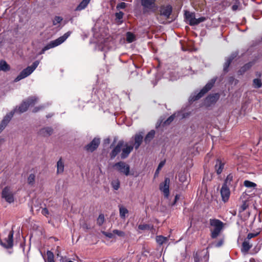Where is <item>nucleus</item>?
I'll list each match as a JSON object with an SVG mask.
<instances>
[{
    "instance_id": "obj_16",
    "label": "nucleus",
    "mask_w": 262,
    "mask_h": 262,
    "mask_svg": "<svg viewBox=\"0 0 262 262\" xmlns=\"http://www.w3.org/2000/svg\"><path fill=\"white\" fill-rule=\"evenodd\" d=\"M133 149V145H128L126 144L122 149V152L121 154V158L122 159H125L128 157L130 152Z\"/></svg>"
},
{
    "instance_id": "obj_43",
    "label": "nucleus",
    "mask_w": 262,
    "mask_h": 262,
    "mask_svg": "<svg viewBox=\"0 0 262 262\" xmlns=\"http://www.w3.org/2000/svg\"><path fill=\"white\" fill-rule=\"evenodd\" d=\"M257 235H258V233L255 234V233H250L248 234L247 238L249 240L253 237L256 236Z\"/></svg>"
},
{
    "instance_id": "obj_19",
    "label": "nucleus",
    "mask_w": 262,
    "mask_h": 262,
    "mask_svg": "<svg viewBox=\"0 0 262 262\" xmlns=\"http://www.w3.org/2000/svg\"><path fill=\"white\" fill-rule=\"evenodd\" d=\"M143 140V136L141 134H136L135 136V147L138 149L141 145Z\"/></svg>"
},
{
    "instance_id": "obj_21",
    "label": "nucleus",
    "mask_w": 262,
    "mask_h": 262,
    "mask_svg": "<svg viewBox=\"0 0 262 262\" xmlns=\"http://www.w3.org/2000/svg\"><path fill=\"white\" fill-rule=\"evenodd\" d=\"M53 132V130L50 127H45L42 128L39 134L42 136H48L50 135Z\"/></svg>"
},
{
    "instance_id": "obj_46",
    "label": "nucleus",
    "mask_w": 262,
    "mask_h": 262,
    "mask_svg": "<svg viewBox=\"0 0 262 262\" xmlns=\"http://www.w3.org/2000/svg\"><path fill=\"white\" fill-rule=\"evenodd\" d=\"M125 6H126V4L125 3H121L117 6V8L123 9L125 7Z\"/></svg>"
},
{
    "instance_id": "obj_4",
    "label": "nucleus",
    "mask_w": 262,
    "mask_h": 262,
    "mask_svg": "<svg viewBox=\"0 0 262 262\" xmlns=\"http://www.w3.org/2000/svg\"><path fill=\"white\" fill-rule=\"evenodd\" d=\"M210 224L214 228L211 231V237L216 238L221 232L223 227V223L217 219H210Z\"/></svg>"
},
{
    "instance_id": "obj_33",
    "label": "nucleus",
    "mask_w": 262,
    "mask_h": 262,
    "mask_svg": "<svg viewBox=\"0 0 262 262\" xmlns=\"http://www.w3.org/2000/svg\"><path fill=\"white\" fill-rule=\"evenodd\" d=\"M47 259L46 262H55L54 260V254L52 252L50 251H47Z\"/></svg>"
},
{
    "instance_id": "obj_9",
    "label": "nucleus",
    "mask_w": 262,
    "mask_h": 262,
    "mask_svg": "<svg viewBox=\"0 0 262 262\" xmlns=\"http://www.w3.org/2000/svg\"><path fill=\"white\" fill-rule=\"evenodd\" d=\"M37 99L35 97L28 98L26 101H24L18 107V111L20 113L26 112L29 107L34 105L37 102Z\"/></svg>"
},
{
    "instance_id": "obj_32",
    "label": "nucleus",
    "mask_w": 262,
    "mask_h": 262,
    "mask_svg": "<svg viewBox=\"0 0 262 262\" xmlns=\"http://www.w3.org/2000/svg\"><path fill=\"white\" fill-rule=\"evenodd\" d=\"M180 113H178L177 114H174L173 115L170 116L164 122L166 125L170 124L174 119V117L177 116V117L180 116Z\"/></svg>"
},
{
    "instance_id": "obj_24",
    "label": "nucleus",
    "mask_w": 262,
    "mask_h": 262,
    "mask_svg": "<svg viewBox=\"0 0 262 262\" xmlns=\"http://www.w3.org/2000/svg\"><path fill=\"white\" fill-rule=\"evenodd\" d=\"M128 213V211L125 207L122 206H119V214L121 218L125 219Z\"/></svg>"
},
{
    "instance_id": "obj_55",
    "label": "nucleus",
    "mask_w": 262,
    "mask_h": 262,
    "mask_svg": "<svg viewBox=\"0 0 262 262\" xmlns=\"http://www.w3.org/2000/svg\"><path fill=\"white\" fill-rule=\"evenodd\" d=\"M38 111V110L36 109V108H35L33 110V112H36Z\"/></svg>"
},
{
    "instance_id": "obj_56",
    "label": "nucleus",
    "mask_w": 262,
    "mask_h": 262,
    "mask_svg": "<svg viewBox=\"0 0 262 262\" xmlns=\"http://www.w3.org/2000/svg\"><path fill=\"white\" fill-rule=\"evenodd\" d=\"M176 79H177V78H176V77H171V80H176Z\"/></svg>"
},
{
    "instance_id": "obj_52",
    "label": "nucleus",
    "mask_w": 262,
    "mask_h": 262,
    "mask_svg": "<svg viewBox=\"0 0 262 262\" xmlns=\"http://www.w3.org/2000/svg\"><path fill=\"white\" fill-rule=\"evenodd\" d=\"M4 142V139H0V147L1 146L3 143Z\"/></svg>"
},
{
    "instance_id": "obj_50",
    "label": "nucleus",
    "mask_w": 262,
    "mask_h": 262,
    "mask_svg": "<svg viewBox=\"0 0 262 262\" xmlns=\"http://www.w3.org/2000/svg\"><path fill=\"white\" fill-rule=\"evenodd\" d=\"M250 66L249 64H246L244 68H245V70H247L248 69H249L250 68Z\"/></svg>"
},
{
    "instance_id": "obj_11",
    "label": "nucleus",
    "mask_w": 262,
    "mask_h": 262,
    "mask_svg": "<svg viewBox=\"0 0 262 262\" xmlns=\"http://www.w3.org/2000/svg\"><path fill=\"white\" fill-rule=\"evenodd\" d=\"M156 0H141V5L144 11H154L157 7L155 3Z\"/></svg>"
},
{
    "instance_id": "obj_28",
    "label": "nucleus",
    "mask_w": 262,
    "mask_h": 262,
    "mask_svg": "<svg viewBox=\"0 0 262 262\" xmlns=\"http://www.w3.org/2000/svg\"><path fill=\"white\" fill-rule=\"evenodd\" d=\"M262 86L261 79L259 78H255L253 80V86L256 89H259Z\"/></svg>"
},
{
    "instance_id": "obj_51",
    "label": "nucleus",
    "mask_w": 262,
    "mask_h": 262,
    "mask_svg": "<svg viewBox=\"0 0 262 262\" xmlns=\"http://www.w3.org/2000/svg\"><path fill=\"white\" fill-rule=\"evenodd\" d=\"M222 244H223V242H222V241H220V242H219V243L216 244V247H220V246H221L222 245Z\"/></svg>"
},
{
    "instance_id": "obj_45",
    "label": "nucleus",
    "mask_w": 262,
    "mask_h": 262,
    "mask_svg": "<svg viewBox=\"0 0 262 262\" xmlns=\"http://www.w3.org/2000/svg\"><path fill=\"white\" fill-rule=\"evenodd\" d=\"M41 213L42 214L46 216L49 214V211L47 208H44L42 209Z\"/></svg>"
},
{
    "instance_id": "obj_38",
    "label": "nucleus",
    "mask_w": 262,
    "mask_h": 262,
    "mask_svg": "<svg viewBox=\"0 0 262 262\" xmlns=\"http://www.w3.org/2000/svg\"><path fill=\"white\" fill-rule=\"evenodd\" d=\"M150 228H151V227L149 225H146V224H142V225H139L138 226V229L139 230H149V229H150Z\"/></svg>"
},
{
    "instance_id": "obj_2",
    "label": "nucleus",
    "mask_w": 262,
    "mask_h": 262,
    "mask_svg": "<svg viewBox=\"0 0 262 262\" xmlns=\"http://www.w3.org/2000/svg\"><path fill=\"white\" fill-rule=\"evenodd\" d=\"M70 35V32H67L63 36L54 40L51 41L42 49L39 54H43L46 51L60 45L68 38Z\"/></svg>"
},
{
    "instance_id": "obj_15",
    "label": "nucleus",
    "mask_w": 262,
    "mask_h": 262,
    "mask_svg": "<svg viewBox=\"0 0 262 262\" xmlns=\"http://www.w3.org/2000/svg\"><path fill=\"white\" fill-rule=\"evenodd\" d=\"M219 98V95L217 94H214L208 96L205 100V104L206 106H209L212 104L215 103Z\"/></svg>"
},
{
    "instance_id": "obj_23",
    "label": "nucleus",
    "mask_w": 262,
    "mask_h": 262,
    "mask_svg": "<svg viewBox=\"0 0 262 262\" xmlns=\"http://www.w3.org/2000/svg\"><path fill=\"white\" fill-rule=\"evenodd\" d=\"M156 240L159 245H162L163 244L166 243L168 241V237H165L162 235H159L156 236Z\"/></svg>"
},
{
    "instance_id": "obj_44",
    "label": "nucleus",
    "mask_w": 262,
    "mask_h": 262,
    "mask_svg": "<svg viewBox=\"0 0 262 262\" xmlns=\"http://www.w3.org/2000/svg\"><path fill=\"white\" fill-rule=\"evenodd\" d=\"M123 13L122 12H119L116 13V17L117 19H120L122 18Z\"/></svg>"
},
{
    "instance_id": "obj_6",
    "label": "nucleus",
    "mask_w": 262,
    "mask_h": 262,
    "mask_svg": "<svg viewBox=\"0 0 262 262\" xmlns=\"http://www.w3.org/2000/svg\"><path fill=\"white\" fill-rule=\"evenodd\" d=\"M215 82L214 79H211L209 81L205 86L201 90V91L195 96H191L190 97L191 101L196 100L201 98L205 93L210 90L213 86Z\"/></svg>"
},
{
    "instance_id": "obj_12",
    "label": "nucleus",
    "mask_w": 262,
    "mask_h": 262,
    "mask_svg": "<svg viewBox=\"0 0 262 262\" xmlns=\"http://www.w3.org/2000/svg\"><path fill=\"white\" fill-rule=\"evenodd\" d=\"M169 179L165 178L164 181L160 184L159 189L166 198H168L169 194Z\"/></svg>"
},
{
    "instance_id": "obj_57",
    "label": "nucleus",
    "mask_w": 262,
    "mask_h": 262,
    "mask_svg": "<svg viewBox=\"0 0 262 262\" xmlns=\"http://www.w3.org/2000/svg\"><path fill=\"white\" fill-rule=\"evenodd\" d=\"M184 117H185V116L183 115L182 118H184Z\"/></svg>"
},
{
    "instance_id": "obj_13",
    "label": "nucleus",
    "mask_w": 262,
    "mask_h": 262,
    "mask_svg": "<svg viewBox=\"0 0 262 262\" xmlns=\"http://www.w3.org/2000/svg\"><path fill=\"white\" fill-rule=\"evenodd\" d=\"M13 232L11 231L9 233L7 237L5 238L4 241L0 239L1 245L6 248H11L13 246Z\"/></svg>"
},
{
    "instance_id": "obj_31",
    "label": "nucleus",
    "mask_w": 262,
    "mask_h": 262,
    "mask_svg": "<svg viewBox=\"0 0 262 262\" xmlns=\"http://www.w3.org/2000/svg\"><path fill=\"white\" fill-rule=\"evenodd\" d=\"M135 39V35L131 32H128L126 33V40L128 42H132Z\"/></svg>"
},
{
    "instance_id": "obj_30",
    "label": "nucleus",
    "mask_w": 262,
    "mask_h": 262,
    "mask_svg": "<svg viewBox=\"0 0 262 262\" xmlns=\"http://www.w3.org/2000/svg\"><path fill=\"white\" fill-rule=\"evenodd\" d=\"M155 132L153 130L150 131L145 138V141L146 142H149L154 137Z\"/></svg>"
},
{
    "instance_id": "obj_36",
    "label": "nucleus",
    "mask_w": 262,
    "mask_h": 262,
    "mask_svg": "<svg viewBox=\"0 0 262 262\" xmlns=\"http://www.w3.org/2000/svg\"><path fill=\"white\" fill-rule=\"evenodd\" d=\"M35 176L34 174H30L28 178V182L29 184L32 185L35 181Z\"/></svg>"
},
{
    "instance_id": "obj_41",
    "label": "nucleus",
    "mask_w": 262,
    "mask_h": 262,
    "mask_svg": "<svg viewBox=\"0 0 262 262\" xmlns=\"http://www.w3.org/2000/svg\"><path fill=\"white\" fill-rule=\"evenodd\" d=\"M102 233L106 236V237H108L109 238H113L114 237V233H109L107 232L103 231Z\"/></svg>"
},
{
    "instance_id": "obj_7",
    "label": "nucleus",
    "mask_w": 262,
    "mask_h": 262,
    "mask_svg": "<svg viewBox=\"0 0 262 262\" xmlns=\"http://www.w3.org/2000/svg\"><path fill=\"white\" fill-rule=\"evenodd\" d=\"M185 15L187 20L191 26L196 25L205 20V18L204 17H201L198 19L196 18L193 13H190L188 11H186Z\"/></svg>"
},
{
    "instance_id": "obj_5",
    "label": "nucleus",
    "mask_w": 262,
    "mask_h": 262,
    "mask_svg": "<svg viewBox=\"0 0 262 262\" xmlns=\"http://www.w3.org/2000/svg\"><path fill=\"white\" fill-rule=\"evenodd\" d=\"M114 168L119 173L128 176L133 173H130V166L128 164L124 162H119L115 164L114 165Z\"/></svg>"
},
{
    "instance_id": "obj_48",
    "label": "nucleus",
    "mask_w": 262,
    "mask_h": 262,
    "mask_svg": "<svg viewBox=\"0 0 262 262\" xmlns=\"http://www.w3.org/2000/svg\"><path fill=\"white\" fill-rule=\"evenodd\" d=\"M238 9V5L235 4V5H234L232 6V9L233 10V11H235L237 9Z\"/></svg>"
},
{
    "instance_id": "obj_17",
    "label": "nucleus",
    "mask_w": 262,
    "mask_h": 262,
    "mask_svg": "<svg viewBox=\"0 0 262 262\" xmlns=\"http://www.w3.org/2000/svg\"><path fill=\"white\" fill-rule=\"evenodd\" d=\"M100 143L99 139L94 138L93 141L86 146L87 150L93 151L96 149Z\"/></svg>"
},
{
    "instance_id": "obj_47",
    "label": "nucleus",
    "mask_w": 262,
    "mask_h": 262,
    "mask_svg": "<svg viewBox=\"0 0 262 262\" xmlns=\"http://www.w3.org/2000/svg\"><path fill=\"white\" fill-rule=\"evenodd\" d=\"M247 207V204H246V203H244L241 207V211H244L246 209Z\"/></svg>"
},
{
    "instance_id": "obj_34",
    "label": "nucleus",
    "mask_w": 262,
    "mask_h": 262,
    "mask_svg": "<svg viewBox=\"0 0 262 262\" xmlns=\"http://www.w3.org/2000/svg\"><path fill=\"white\" fill-rule=\"evenodd\" d=\"M111 185L113 188L115 190H117L120 187V182L118 180H115L112 182Z\"/></svg>"
},
{
    "instance_id": "obj_22",
    "label": "nucleus",
    "mask_w": 262,
    "mask_h": 262,
    "mask_svg": "<svg viewBox=\"0 0 262 262\" xmlns=\"http://www.w3.org/2000/svg\"><path fill=\"white\" fill-rule=\"evenodd\" d=\"M252 247V245L248 241H245L243 243L241 251L242 252H247Z\"/></svg>"
},
{
    "instance_id": "obj_8",
    "label": "nucleus",
    "mask_w": 262,
    "mask_h": 262,
    "mask_svg": "<svg viewBox=\"0 0 262 262\" xmlns=\"http://www.w3.org/2000/svg\"><path fill=\"white\" fill-rule=\"evenodd\" d=\"M231 180L232 177L230 175L228 176L221 190V194L222 198V200L224 202H226L227 201H228L230 196V192L229 188L227 186V183L228 182V181H230Z\"/></svg>"
},
{
    "instance_id": "obj_35",
    "label": "nucleus",
    "mask_w": 262,
    "mask_h": 262,
    "mask_svg": "<svg viewBox=\"0 0 262 262\" xmlns=\"http://www.w3.org/2000/svg\"><path fill=\"white\" fill-rule=\"evenodd\" d=\"M244 185L248 188H255L256 186V184L255 183L248 180L244 181Z\"/></svg>"
},
{
    "instance_id": "obj_20",
    "label": "nucleus",
    "mask_w": 262,
    "mask_h": 262,
    "mask_svg": "<svg viewBox=\"0 0 262 262\" xmlns=\"http://www.w3.org/2000/svg\"><path fill=\"white\" fill-rule=\"evenodd\" d=\"M91 0H82L76 8V11H81L84 9L90 3Z\"/></svg>"
},
{
    "instance_id": "obj_14",
    "label": "nucleus",
    "mask_w": 262,
    "mask_h": 262,
    "mask_svg": "<svg viewBox=\"0 0 262 262\" xmlns=\"http://www.w3.org/2000/svg\"><path fill=\"white\" fill-rule=\"evenodd\" d=\"M14 112L11 111L7 114L3 119L1 123L0 124V133L6 127L8 123L9 122L12 117H13Z\"/></svg>"
},
{
    "instance_id": "obj_3",
    "label": "nucleus",
    "mask_w": 262,
    "mask_h": 262,
    "mask_svg": "<svg viewBox=\"0 0 262 262\" xmlns=\"http://www.w3.org/2000/svg\"><path fill=\"white\" fill-rule=\"evenodd\" d=\"M39 63V61L36 60L34 61L31 66L28 67L23 70L16 77L15 82H17L22 79H24L30 75L35 70Z\"/></svg>"
},
{
    "instance_id": "obj_10",
    "label": "nucleus",
    "mask_w": 262,
    "mask_h": 262,
    "mask_svg": "<svg viewBox=\"0 0 262 262\" xmlns=\"http://www.w3.org/2000/svg\"><path fill=\"white\" fill-rule=\"evenodd\" d=\"M2 197L9 203H11L14 202L13 193L12 189L10 187H5L3 189Z\"/></svg>"
},
{
    "instance_id": "obj_27",
    "label": "nucleus",
    "mask_w": 262,
    "mask_h": 262,
    "mask_svg": "<svg viewBox=\"0 0 262 262\" xmlns=\"http://www.w3.org/2000/svg\"><path fill=\"white\" fill-rule=\"evenodd\" d=\"M10 70L9 66L4 60L0 61V71H8Z\"/></svg>"
},
{
    "instance_id": "obj_39",
    "label": "nucleus",
    "mask_w": 262,
    "mask_h": 262,
    "mask_svg": "<svg viewBox=\"0 0 262 262\" xmlns=\"http://www.w3.org/2000/svg\"><path fill=\"white\" fill-rule=\"evenodd\" d=\"M113 233L114 234H117L118 236L120 237H123L125 236V233L121 230H114Z\"/></svg>"
},
{
    "instance_id": "obj_53",
    "label": "nucleus",
    "mask_w": 262,
    "mask_h": 262,
    "mask_svg": "<svg viewBox=\"0 0 262 262\" xmlns=\"http://www.w3.org/2000/svg\"><path fill=\"white\" fill-rule=\"evenodd\" d=\"M185 177L183 178L182 177H181L180 178V181H185Z\"/></svg>"
},
{
    "instance_id": "obj_25",
    "label": "nucleus",
    "mask_w": 262,
    "mask_h": 262,
    "mask_svg": "<svg viewBox=\"0 0 262 262\" xmlns=\"http://www.w3.org/2000/svg\"><path fill=\"white\" fill-rule=\"evenodd\" d=\"M64 171V163L61 160L59 159L57 163V172L58 173H61Z\"/></svg>"
},
{
    "instance_id": "obj_49",
    "label": "nucleus",
    "mask_w": 262,
    "mask_h": 262,
    "mask_svg": "<svg viewBox=\"0 0 262 262\" xmlns=\"http://www.w3.org/2000/svg\"><path fill=\"white\" fill-rule=\"evenodd\" d=\"M255 74H256V76L257 77H258L259 78L261 77V73L259 72H256Z\"/></svg>"
},
{
    "instance_id": "obj_37",
    "label": "nucleus",
    "mask_w": 262,
    "mask_h": 262,
    "mask_svg": "<svg viewBox=\"0 0 262 262\" xmlns=\"http://www.w3.org/2000/svg\"><path fill=\"white\" fill-rule=\"evenodd\" d=\"M62 20V18L60 16H55L53 20V24L54 25H57Z\"/></svg>"
},
{
    "instance_id": "obj_26",
    "label": "nucleus",
    "mask_w": 262,
    "mask_h": 262,
    "mask_svg": "<svg viewBox=\"0 0 262 262\" xmlns=\"http://www.w3.org/2000/svg\"><path fill=\"white\" fill-rule=\"evenodd\" d=\"M224 165V163H222L220 160H218L216 161L215 169L217 174H220L222 172Z\"/></svg>"
},
{
    "instance_id": "obj_1",
    "label": "nucleus",
    "mask_w": 262,
    "mask_h": 262,
    "mask_svg": "<svg viewBox=\"0 0 262 262\" xmlns=\"http://www.w3.org/2000/svg\"><path fill=\"white\" fill-rule=\"evenodd\" d=\"M172 12V7L170 5L163 6L160 8V14L158 19L161 24L166 23L167 20Z\"/></svg>"
},
{
    "instance_id": "obj_18",
    "label": "nucleus",
    "mask_w": 262,
    "mask_h": 262,
    "mask_svg": "<svg viewBox=\"0 0 262 262\" xmlns=\"http://www.w3.org/2000/svg\"><path fill=\"white\" fill-rule=\"evenodd\" d=\"M122 146V142H120L118 143L117 145L114 148V149L111 153V158H114L117 156V155L120 152Z\"/></svg>"
},
{
    "instance_id": "obj_29",
    "label": "nucleus",
    "mask_w": 262,
    "mask_h": 262,
    "mask_svg": "<svg viewBox=\"0 0 262 262\" xmlns=\"http://www.w3.org/2000/svg\"><path fill=\"white\" fill-rule=\"evenodd\" d=\"M234 57V56L232 55L226 59V62L224 65V70L225 71H226L227 70L231 62L233 59Z\"/></svg>"
},
{
    "instance_id": "obj_40",
    "label": "nucleus",
    "mask_w": 262,
    "mask_h": 262,
    "mask_svg": "<svg viewBox=\"0 0 262 262\" xmlns=\"http://www.w3.org/2000/svg\"><path fill=\"white\" fill-rule=\"evenodd\" d=\"M104 221V217L103 214H100L97 219V223L99 225H101Z\"/></svg>"
},
{
    "instance_id": "obj_42",
    "label": "nucleus",
    "mask_w": 262,
    "mask_h": 262,
    "mask_svg": "<svg viewBox=\"0 0 262 262\" xmlns=\"http://www.w3.org/2000/svg\"><path fill=\"white\" fill-rule=\"evenodd\" d=\"M164 164H165V161H161L158 165V167L156 170V172H158L163 167V166L164 165Z\"/></svg>"
},
{
    "instance_id": "obj_54",
    "label": "nucleus",
    "mask_w": 262,
    "mask_h": 262,
    "mask_svg": "<svg viewBox=\"0 0 262 262\" xmlns=\"http://www.w3.org/2000/svg\"><path fill=\"white\" fill-rule=\"evenodd\" d=\"M179 196L178 195H177L175 196V202H176V201H177V200L179 199Z\"/></svg>"
}]
</instances>
